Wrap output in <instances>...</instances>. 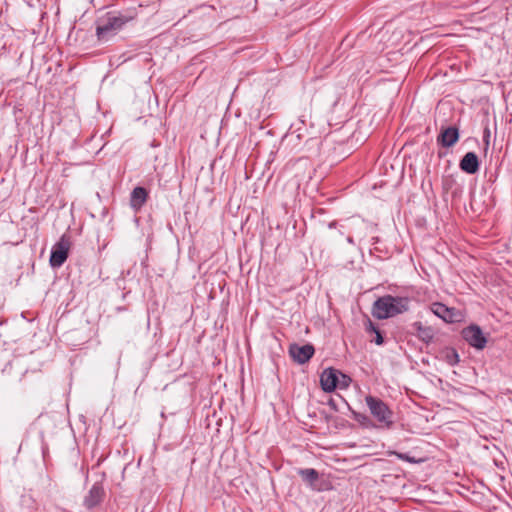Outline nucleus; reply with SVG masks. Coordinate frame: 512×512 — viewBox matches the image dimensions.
<instances>
[{
    "instance_id": "nucleus-1",
    "label": "nucleus",
    "mask_w": 512,
    "mask_h": 512,
    "mask_svg": "<svg viewBox=\"0 0 512 512\" xmlns=\"http://www.w3.org/2000/svg\"><path fill=\"white\" fill-rule=\"evenodd\" d=\"M411 299L409 297H400L385 295L378 298L372 308V315L377 319H388L409 310Z\"/></svg>"
},
{
    "instance_id": "nucleus-17",
    "label": "nucleus",
    "mask_w": 512,
    "mask_h": 512,
    "mask_svg": "<svg viewBox=\"0 0 512 512\" xmlns=\"http://www.w3.org/2000/svg\"><path fill=\"white\" fill-rule=\"evenodd\" d=\"M397 456H398L399 459L407 461V462H410V463H415L416 462V460L414 458L408 456L407 454L399 453V454H397Z\"/></svg>"
},
{
    "instance_id": "nucleus-12",
    "label": "nucleus",
    "mask_w": 512,
    "mask_h": 512,
    "mask_svg": "<svg viewBox=\"0 0 512 512\" xmlns=\"http://www.w3.org/2000/svg\"><path fill=\"white\" fill-rule=\"evenodd\" d=\"M148 199V191L143 187H135L130 195V206L137 212L146 203Z\"/></svg>"
},
{
    "instance_id": "nucleus-16",
    "label": "nucleus",
    "mask_w": 512,
    "mask_h": 512,
    "mask_svg": "<svg viewBox=\"0 0 512 512\" xmlns=\"http://www.w3.org/2000/svg\"><path fill=\"white\" fill-rule=\"evenodd\" d=\"M445 360L451 366L456 365L459 362V356H458V353L456 352V350L447 349L445 351Z\"/></svg>"
},
{
    "instance_id": "nucleus-9",
    "label": "nucleus",
    "mask_w": 512,
    "mask_h": 512,
    "mask_svg": "<svg viewBox=\"0 0 512 512\" xmlns=\"http://www.w3.org/2000/svg\"><path fill=\"white\" fill-rule=\"evenodd\" d=\"M431 311L438 316L439 318L443 319L447 323H453L457 321V311L454 308H449L443 303H433L431 305Z\"/></svg>"
},
{
    "instance_id": "nucleus-3",
    "label": "nucleus",
    "mask_w": 512,
    "mask_h": 512,
    "mask_svg": "<svg viewBox=\"0 0 512 512\" xmlns=\"http://www.w3.org/2000/svg\"><path fill=\"white\" fill-rule=\"evenodd\" d=\"M131 20V17L125 15H113L108 14L106 21L103 25H100L96 29V34L99 40H108L110 36L114 35L120 30L127 22Z\"/></svg>"
},
{
    "instance_id": "nucleus-21",
    "label": "nucleus",
    "mask_w": 512,
    "mask_h": 512,
    "mask_svg": "<svg viewBox=\"0 0 512 512\" xmlns=\"http://www.w3.org/2000/svg\"><path fill=\"white\" fill-rule=\"evenodd\" d=\"M347 241H348V243H350V244H353V243H354L353 238H352L351 236H348V237H347Z\"/></svg>"
},
{
    "instance_id": "nucleus-7",
    "label": "nucleus",
    "mask_w": 512,
    "mask_h": 512,
    "mask_svg": "<svg viewBox=\"0 0 512 512\" xmlns=\"http://www.w3.org/2000/svg\"><path fill=\"white\" fill-rule=\"evenodd\" d=\"M314 353L315 349L311 344H306L303 346L293 344L289 348L290 356L298 364H305L308 362L313 357Z\"/></svg>"
},
{
    "instance_id": "nucleus-4",
    "label": "nucleus",
    "mask_w": 512,
    "mask_h": 512,
    "mask_svg": "<svg viewBox=\"0 0 512 512\" xmlns=\"http://www.w3.org/2000/svg\"><path fill=\"white\" fill-rule=\"evenodd\" d=\"M70 239L67 235H62L57 243L52 247L50 255V265L54 268H58L64 264L68 258L70 249Z\"/></svg>"
},
{
    "instance_id": "nucleus-19",
    "label": "nucleus",
    "mask_w": 512,
    "mask_h": 512,
    "mask_svg": "<svg viewBox=\"0 0 512 512\" xmlns=\"http://www.w3.org/2000/svg\"><path fill=\"white\" fill-rule=\"evenodd\" d=\"M336 226H337V222H336V221H332V222H330V223H329V225H328V227H329L330 229L335 228Z\"/></svg>"
},
{
    "instance_id": "nucleus-20",
    "label": "nucleus",
    "mask_w": 512,
    "mask_h": 512,
    "mask_svg": "<svg viewBox=\"0 0 512 512\" xmlns=\"http://www.w3.org/2000/svg\"><path fill=\"white\" fill-rule=\"evenodd\" d=\"M489 137H490L489 130H486V138H489ZM486 144L487 145L489 144L488 139H486Z\"/></svg>"
},
{
    "instance_id": "nucleus-5",
    "label": "nucleus",
    "mask_w": 512,
    "mask_h": 512,
    "mask_svg": "<svg viewBox=\"0 0 512 512\" xmlns=\"http://www.w3.org/2000/svg\"><path fill=\"white\" fill-rule=\"evenodd\" d=\"M462 335L469 345L477 349H483L486 346L487 339L483 335L482 330L476 325L463 329Z\"/></svg>"
},
{
    "instance_id": "nucleus-10",
    "label": "nucleus",
    "mask_w": 512,
    "mask_h": 512,
    "mask_svg": "<svg viewBox=\"0 0 512 512\" xmlns=\"http://www.w3.org/2000/svg\"><path fill=\"white\" fill-rule=\"evenodd\" d=\"M459 139V131L456 127L450 126L441 130L437 142L446 148L453 146Z\"/></svg>"
},
{
    "instance_id": "nucleus-14",
    "label": "nucleus",
    "mask_w": 512,
    "mask_h": 512,
    "mask_svg": "<svg viewBox=\"0 0 512 512\" xmlns=\"http://www.w3.org/2000/svg\"><path fill=\"white\" fill-rule=\"evenodd\" d=\"M413 327L416 329L417 337L422 342L428 344V343H430L433 340V338H434V331H433V329L431 327L424 326V325H422L421 322H415L413 324Z\"/></svg>"
},
{
    "instance_id": "nucleus-11",
    "label": "nucleus",
    "mask_w": 512,
    "mask_h": 512,
    "mask_svg": "<svg viewBox=\"0 0 512 512\" xmlns=\"http://www.w3.org/2000/svg\"><path fill=\"white\" fill-rule=\"evenodd\" d=\"M459 167L467 174H475L479 170L478 156L474 152L466 153L460 160Z\"/></svg>"
},
{
    "instance_id": "nucleus-2",
    "label": "nucleus",
    "mask_w": 512,
    "mask_h": 512,
    "mask_svg": "<svg viewBox=\"0 0 512 512\" xmlns=\"http://www.w3.org/2000/svg\"><path fill=\"white\" fill-rule=\"evenodd\" d=\"M365 402L373 417L381 424L382 427L391 428L393 421V412L388 405L381 399L368 395Z\"/></svg>"
},
{
    "instance_id": "nucleus-15",
    "label": "nucleus",
    "mask_w": 512,
    "mask_h": 512,
    "mask_svg": "<svg viewBox=\"0 0 512 512\" xmlns=\"http://www.w3.org/2000/svg\"><path fill=\"white\" fill-rule=\"evenodd\" d=\"M366 331L368 333L375 334V338L373 341L377 345H382L384 343V337L382 335V332L379 330L377 326L374 325V323L371 320H368L366 323Z\"/></svg>"
},
{
    "instance_id": "nucleus-13",
    "label": "nucleus",
    "mask_w": 512,
    "mask_h": 512,
    "mask_svg": "<svg viewBox=\"0 0 512 512\" xmlns=\"http://www.w3.org/2000/svg\"><path fill=\"white\" fill-rule=\"evenodd\" d=\"M298 475L302 478V480L313 490L320 491L321 488L318 487L317 481L319 479V473L317 470L313 468H305L299 469Z\"/></svg>"
},
{
    "instance_id": "nucleus-6",
    "label": "nucleus",
    "mask_w": 512,
    "mask_h": 512,
    "mask_svg": "<svg viewBox=\"0 0 512 512\" xmlns=\"http://www.w3.org/2000/svg\"><path fill=\"white\" fill-rule=\"evenodd\" d=\"M105 497V490L101 482L92 485L87 495L84 497L83 505L87 509H93L100 505Z\"/></svg>"
},
{
    "instance_id": "nucleus-18",
    "label": "nucleus",
    "mask_w": 512,
    "mask_h": 512,
    "mask_svg": "<svg viewBox=\"0 0 512 512\" xmlns=\"http://www.w3.org/2000/svg\"><path fill=\"white\" fill-rule=\"evenodd\" d=\"M341 376H342V381H341L340 385H341V387L345 388V387L348 386V384L351 381V379L348 376L344 375V374H341Z\"/></svg>"
},
{
    "instance_id": "nucleus-8",
    "label": "nucleus",
    "mask_w": 512,
    "mask_h": 512,
    "mask_svg": "<svg viewBox=\"0 0 512 512\" xmlns=\"http://www.w3.org/2000/svg\"><path fill=\"white\" fill-rule=\"evenodd\" d=\"M339 371L334 368L325 369L320 375L321 388L325 392H332L339 384Z\"/></svg>"
}]
</instances>
